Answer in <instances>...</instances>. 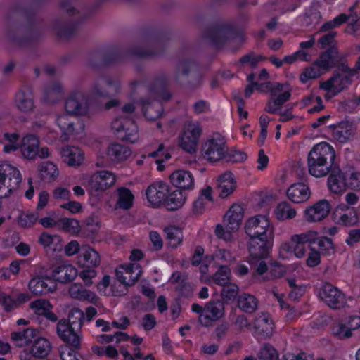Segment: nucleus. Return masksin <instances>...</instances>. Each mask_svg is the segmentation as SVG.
<instances>
[{"label":"nucleus","instance_id":"obj_1","mask_svg":"<svg viewBox=\"0 0 360 360\" xmlns=\"http://www.w3.org/2000/svg\"><path fill=\"white\" fill-rule=\"evenodd\" d=\"M167 79L164 77L157 78L153 84L146 86L143 81L134 80L129 83L131 94H134L137 89H146L149 96L153 98L152 101L146 98L140 100L144 116L149 120H155L162 113V108L158 101L160 100L168 101L171 98L170 94L166 91Z\"/></svg>","mask_w":360,"mask_h":360},{"label":"nucleus","instance_id":"obj_2","mask_svg":"<svg viewBox=\"0 0 360 360\" xmlns=\"http://www.w3.org/2000/svg\"><path fill=\"white\" fill-rule=\"evenodd\" d=\"M335 151L330 145L321 142L315 145L308 154V170L311 175L319 178L328 174L336 165Z\"/></svg>","mask_w":360,"mask_h":360},{"label":"nucleus","instance_id":"obj_3","mask_svg":"<svg viewBox=\"0 0 360 360\" xmlns=\"http://www.w3.org/2000/svg\"><path fill=\"white\" fill-rule=\"evenodd\" d=\"M22 182L19 169L8 163L0 165V198H6L15 193Z\"/></svg>","mask_w":360,"mask_h":360},{"label":"nucleus","instance_id":"obj_4","mask_svg":"<svg viewBox=\"0 0 360 360\" xmlns=\"http://www.w3.org/2000/svg\"><path fill=\"white\" fill-rule=\"evenodd\" d=\"M202 134V127L198 122H185L179 135V146L190 154L195 153Z\"/></svg>","mask_w":360,"mask_h":360},{"label":"nucleus","instance_id":"obj_5","mask_svg":"<svg viewBox=\"0 0 360 360\" xmlns=\"http://www.w3.org/2000/svg\"><path fill=\"white\" fill-rule=\"evenodd\" d=\"M191 309L198 314V321L204 327H209L224 315V303L221 301H210L202 307L197 303H193Z\"/></svg>","mask_w":360,"mask_h":360},{"label":"nucleus","instance_id":"obj_6","mask_svg":"<svg viewBox=\"0 0 360 360\" xmlns=\"http://www.w3.org/2000/svg\"><path fill=\"white\" fill-rule=\"evenodd\" d=\"M202 152L204 158L211 162L222 160L228 152L226 139L219 133H214L202 143Z\"/></svg>","mask_w":360,"mask_h":360},{"label":"nucleus","instance_id":"obj_7","mask_svg":"<svg viewBox=\"0 0 360 360\" xmlns=\"http://www.w3.org/2000/svg\"><path fill=\"white\" fill-rule=\"evenodd\" d=\"M70 318H71L70 316ZM82 322L75 319H60L56 326L57 335L61 340L70 344L76 348H79L82 338Z\"/></svg>","mask_w":360,"mask_h":360},{"label":"nucleus","instance_id":"obj_8","mask_svg":"<svg viewBox=\"0 0 360 360\" xmlns=\"http://www.w3.org/2000/svg\"><path fill=\"white\" fill-rule=\"evenodd\" d=\"M112 130L122 140L135 143L139 139L138 127L129 116L115 117L111 124Z\"/></svg>","mask_w":360,"mask_h":360},{"label":"nucleus","instance_id":"obj_9","mask_svg":"<svg viewBox=\"0 0 360 360\" xmlns=\"http://www.w3.org/2000/svg\"><path fill=\"white\" fill-rule=\"evenodd\" d=\"M245 229L250 238H268L272 233L269 220L264 215L250 218L245 224Z\"/></svg>","mask_w":360,"mask_h":360},{"label":"nucleus","instance_id":"obj_10","mask_svg":"<svg viewBox=\"0 0 360 360\" xmlns=\"http://www.w3.org/2000/svg\"><path fill=\"white\" fill-rule=\"evenodd\" d=\"M65 109L66 112L74 116L86 115L89 110L88 96L80 91H73L65 100Z\"/></svg>","mask_w":360,"mask_h":360},{"label":"nucleus","instance_id":"obj_11","mask_svg":"<svg viewBox=\"0 0 360 360\" xmlns=\"http://www.w3.org/2000/svg\"><path fill=\"white\" fill-rule=\"evenodd\" d=\"M68 112L60 115L56 120V123L61 130L63 136L68 139L70 136L80 134L84 130L83 121Z\"/></svg>","mask_w":360,"mask_h":360},{"label":"nucleus","instance_id":"obj_12","mask_svg":"<svg viewBox=\"0 0 360 360\" xmlns=\"http://www.w3.org/2000/svg\"><path fill=\"white\" fill-rule=\"evenodd\" d=\"M319 296L328 307L334 309H340L346 304L345 295L329 283L321 286Z\"/></svg>","mask_w":360,"mask_h":360},{"label":"nucleus","instance_id":"obj_13","mask_svg":"<svg viewBox=\"0 0 360 360\" xmlns=\"http://www.w3.org/2000/svg\"><path fill=\"white\" fill-rule=\"evenodd\" d=\"M117 178L114 173L102 170L91 175L89 180V186L91 191H105L112 186L116 182Z\"/></svg>","mask_w":360,"mask_h":360},{"label":"nucleus","instance_id":"obj_14","mask_svg":"<svg viewBox=\"0 0 360 360\" xmlns=\"http://www.w3.org/2000/svg\"><path fill=\"white\" fill-rule=\"evenodd\" d=\"M331 210V205L328 200L322 199L312 206L307 207L304 212V217L308 222H318L324 219Z\"/></svg>","mask_w":360,"mask_h":360},{"label":"nucleus","instance_id":"obj_15","mask_svg":"<svg viewBox=\"0 0 360 360\" xmlns=\"http://www.w3.org/2000/svg\"><path fill=\"white\" fill-rule=\"evenodd\" d=\"M113 89L115 92H118L121 89V82L119 79L110 77H101L97 78L93 84L91 93L100 97H108L110 94L107 87Z\"/></svg>","mask_w":360,"mask_h":360},{"label":"nucleus","instance_id":"obj_16","mask_svg":"<svg viewBox=\"0 0 360 360\" xmlns=\"http://www.w3.org/2000/svg\"><path fill=\"white\" fill-rule=\"evenodd\" d=\"M168 193L169 186L162 181L154 182L146 191V198L153 207H159L165 202Z\"/></svg>","mask_w":360,"mask_h":360},{"label":"nucleus","instance_id":"obj_17","mask_svg":"<svg viewBox=\"0 0 360 360\" xmlns=\"http://www.w3.org/2000/svg\"><path fill=\"white\" fill-rule=\"evenodd\" d=\"M142 273L141 266L136 263L120 266L116 269L117 280L126 285L134 284Z\"/></svg>","mask_w":360,"mask_h":360},{"label":"nucleus","instance_id":"obj_18","mask_svg":"<svg viewBox=\"0 0 360 360\" xmlns=\"http://www.w3.org/2000/svg\"><path fill=\"white\" fill-rule=\"evenodd\" d=\"M232 33V27L227 24H219L207 30L202 37L215 46L226 41Z\"/></svg>","mask_w":360,"mask_h":360},{"label":"nucleus","instance_id":"obj_19","mask_svg":"<svg viewBox=\"0 0 360 360\" xmlns=\"http://www.w3.org/2000/svg\"><path fill=\"white\" fill-rule=\"evenodd\" d=\"M334 219L339 225L352 226L359 222L357 212L354 207L345 204L338 205L334 212Z\"/></svg>","mask_w":360,"mask_h":360},{"label":"nucleus","instance_id":"obj_20","mask_svg":"<svg viewBox=\"0 0 360 360\" xmlns=\"http://www.w3.org/2000/svg\"><path fill=\"white\" fill-rule=\"evenodd\" d=\"M327 186L330 193L341 195L348 188L345 174L337 166L329 173Z\"/></svg>","mask_w":360,"mask_h":360},{"label":"nucleus","instance_id":"obj_21","mask_svg":"<svg viewBox=\"0 0 360 360\" xmlns=\"http://www.w3.org/2000/svg\"><path fill=\"white\" fill-rule=\"evenodd\" d=\"M352 78L343 75L340 72H335L327 80L320 83L321 89H332L336 93H341L352 83Z\"/></svg>","mask_w":360,"mask_h":360},{"label":"nucleus","instance_id":"obj_22","mask_svg":"<svg viewBox=\"0 0 360 360\" xmlns=\"http://www.w3.org/2000/svg\"><path fill=\"white\" fill-rule=\"evenodd\" d=\"M29 290L36 295H46L56 290V281L49 277H34L28 284Z\"/></svg>","mask_w":360,"mask_h":360},{"label":"nucleus","instance_id":"obj_23","mask_svg":"<svg viewBox=\"0 0 360 360\" xmlns=\"http://www.w3.org/2000/svg\"><path fill=\"white\" fill-rule=\"evenodd\" d=\"M168 39L169 38L165 36H160L150 42V46L152 48L151 49L143 50L133 49L129 51V53L139 57H155L160 56L165 50Z\"/></svg>","mask_w":360,"mask_h":360},{"label":"nucleus","instance_id":"obj_24","mask_svg":"<svg viewBox=\"0 0 360 360\" xmlns=\"http://www.w3.org/2000/svg\"><path fill=\"white\" fill-rule=\"evenodd\" d=\"M171 184L176 188L184 191H191L195 187V180L192 173L188 170L178 169L169 176Z\"/></svg>","mask_w":360,"mask_h":360},{"label":"nucleus","instance_id":"obj_25","mask_svg":"<svg viewBox=\"0 0 360 360\" xmlns=\"http://www.w3.org/2000/svg\"><path fill=\"white\" fill-rule=\"evenodd\" d=\"M15 105L21 112H31L34 108V96L29 86H23L15 94Z\"/></svg>","mask_w":360,"mask_h":360},{"label":"nucleus","instance_id":"obj_26","mask_svg":"<svg viewBox=\"0 0 360 360\" xmlns=\"http://www.w3.org/2000/svg\"><path fill=\"white\" fill-rule=\"evenodd\" d=\"M252 324L257 335L264 338H270L273 335L274 323L269 314L264 312L258 314Z\"/></svg>","mask_w":360,"mask_h":360},{"label":"nucleus","instance_id":"obj_27","mask_svg":"<svg viewBox=\"0 0 360 360\" xmlns=\"http://www.w3.org/2000/svg\"><path fill=\"white\" fill-rule=\"evenodd\" d=\"M329 133L332 139L340 143L347 142L354 133L353 124L349 122H341L329 127Z\"/></svg>","mask_w":360,"mask_h":360},{"label":"nucleus","instance_id":"obj_28","mask_svg":"<svg viewBox=\"0 0 360 360\" xmlns=\"http://www.w3.org/2000/svg\"><path fill=\"white\" fill-rule=\"evenodd\" d=\"M236 188V180L231 172H226L217 179L216 190L221 198H227Z\"/></svg>","mask_w":360,"mask_h":360},{"label":"nucleus","instance_id":"obj_29","mask_svg":"<svg viewBox=\"0 0 360 360\" xmlns=\"http://www.w3.org/2000/svg\"><path fill=\"white\" fill-rule=\"evenodd\" d=\"M79 264L85 268H96L101 263V257L97 251L89 245L81 247Z\"/></svg>","mask_w":360,"mask_h":360},{"label":"nucleus","instance_id":"obj_30","mask_svg":"<svg viewBox=\"0 0 360 360\" xmlns=\"http://www.w3.org/2000/svg\"><path fill=\"white\" fill-rule=\"evenodd\" d=\"M125 52L121 50H112L103 55L96 54L89 61V65L97 68L100 65H108L121 61Z\"/></svg>","mask_w":360,"mask_h":360},{"label":"nucleus","instance_id":"obj_31","mask_svg":"<svg viewBox=\"0 0 360 360\" xmlns=\"http://www.w3.org/2000/svg\"><path fill=\"white\" fill-rule=\"evenodd\" d=\"M64 89L59 82H51L44 89L43 101L48 104H54L61 100Z\"/></svg>","mask_w":360,"mask_h":360},{"label":"nucleus","instance_id":"obj_32","mask_svg":"<svg viewBox=\"0 0 360 360\" xmlns=\"http://www.w3.org/2000/svg\"><path fill=\"white\" fill-rule=\"evenodd\" d=\"M311 195L309 186L303 183L291 185L287 190V196L290 200L295 203L306 202Z\"/></svg>","mask_w":360,"mask_h":360},{"label":"nucleus","instance_id":"obj_33","mask_svg":"<svg viewBox=\"0 0 360 360\" xmlns=\"http://www.w3.org/2000/svg\"><path fill=\"white\" fill-rule=\"evenodd\" d=\"M243 218V209L239 205L234 204L226 212L224 217V224L227 229L238 230Z\"/></svg>","mask_w":360,"mask_h":360},{"label":"nucleus","instance_id":"obj_34","mask_svg":"<svg viewBox=\"0 0 360 360\" xmlns=\"http://www.w3.org/2000/svg\"><path fill=\"white\" fill-rule=\"evenodd\" d=\"M39 146L38 138L33 134H27L22 138L19 148L23 157L32 160L37 155Z\"/></svg>","mask_w":360,"mask_h":360},{"label":"nucleus","instance_id":"obj_35","mask_svg":"<svg viewBox=\"0 0 360 360\" xmlns=\"http://www.w3.org/2000/svg\"><path fill=\"white\" fill-rule=\"evenodd\" d=\"M106 153L110 161L118 163L127 160L131 155V150L124 145L115 143L108 146Z\"/></svg>","mask_w":360,"mask_h":360},{"label":"nucleus","instance_id":"obj_36","mask_svg":"<svg viewBox=\"0 0 360 360\" xmlns=\"http://www.w3.org/2000/svg\"><path fill=\"white\" fill-rule=\"evenodd\" d=\"M77 275V269L69 264L59 265L56 266L52 272L53 280L63 283L74 280Z\"/></svg>","mask_w":360,"mask_h":360},{"label":"nucleus","instance_id":"obj_37","mask_svg":"<svg viewBox=\"0 0 360 360\" xmlns=\"http://www.w3.org/2000/svg\"><path fill=\"white\" fill-rule=\"evenodd\" d=\"M268 238H250L248 248L250 257L254 259H264L269 255Z\"/></svg>","mask_w":360,"mask_h":360},{"label":"nucleus","instance_id":"obj_38","mask_svg":"<svg viewBox=\"0 0 360 360\" xmlns=\"http://www.w3.org/2000/svg\"><path fill=\"white\" fill-rule=\"evenodd\" d=\"M60 154L63 160L70 166H79L84 160V153L78 147L65 146L61 149Z\"/></svg>","mask_w":360,"mask_h":360},{"label":"nucleus","instance_id":"obj_39","mask_svg":"<svg viewBox=\"0 0 360 360\" xmlns=\"http://www.w3.org/2000/svg\"><path fill=\"white\" fill-rule=\"evenodd\" d=\"M70 296L76 300L81 301H87L90 303H96L98 297L92 291L85 289L82 285L79 283L72 284L69 290Z\"/></svg>","mask_w":360,"mask_h":360},{"label":"nucleus","instance_id":"obj_40","mask_svg":"<svg viewBox=\"0 0 360 360\" xmlns=\"http://www.w3.org/2000/svg\"><path fill=\"white\" fill-rule=\"evenodd\" d=\"M339 53L335 48H330L323 53L316 61L324 72L334 68L338 62Z\"/></svg>","mask_w":360,"mask_h":360},{"label":"nucleus","instance_id":"obj_41","mask_svg":"<svg viewBox=\"0 0 360 360\" xmlns=\"http://www.w3.org/2000/svg\"><path fill=\"white\" fill-rule=\"evenodd\" d=\"M37 335V330L32 328H28L22 331L13 332L11 337L17 347H23L33 342Z\"/></svg>","mask_w":360,"mask_h":360},{"label":"nucleus","instance_id":"obj_42","mask_svg":"<svg viewBox=\"0 0 360 360\" xmlns=\"http://www.w3.org/2000/svg\"><path fill=\"white\" fill-rule=\"evenodd\" d=\"M117 200L116 207L124 210L130 209L133 206L134 196L131 191L126 187H119L117 189Z\"/></svg>","mask_w":360,"mask_h":360},{"label":"nucleus","instance_id":"obj_43","mask_svg":"<svg viewBox=\"0 0 360 360\" xmlns=\"http://www.w3.org/2000/svg\"><path fill=\"white\" fill-rule=\"evenodd\" d=\"M186 200V194L180 190H176L167 194L165 205L168 210L174 211L183 207Z\"/></svg>","mask_w":360,"mask_h":360},{"label":"nucleus","instance_id":"obj_44","mask_svg":"<svg viewBox=\"0 0 360 360\" xmlns=\"http://www.w3.org/2000/svg\"><path fill=\"white\" fill-rule=\"evenodd\" d=\"M238 305L243 311L248 314H252L257 309L258 300L252 295L242 293L238 297Z\"/></svg>","mask_w":360,"mask_h":360},{"label":"nucleus","instance_id":"obj_45","mask_svg":"<svg viewBox=\"0 0 360 360\" xmlns=\"http://www.w3.org/2000/svg\"><path fill=\"white\" fill-rule=\"evenodd\" d=\"M291 94L289 91H285L276 96H272L269 100L264 110L271 114L276 113L290 98Z\"/></svg>","mask_w":360,"mask_h":360},{"label":"nucleus","instance_id":"obj_46","mask_svg":"<svg viewBox=\"0 0 360 360\" xmlns=\"http://www.w3.org/2000/svg\"><path fill=\"white\" fill-rule=\"evenodd\" d=\"M31 348L37 358L45 357L48 356L51 350V344L44 338L36 337Z\"/></svg>","mask_w":360,"mask_h":360},{"label":"nucleus","instance_id":"obj_47","mask_svg":"<svg viewBox=\"0 0 360 360\" xmlns=\"http://www.w3.org/2000/svg\"><path fill=\"white\" fill-rule=\"evenodd\" d=\"M166 239L168 245L172 248L179 246L183 240V233L181 229L175 226H171L165 229Z\"/></svg>","mask_w":360,"mask_h":360},{"label":"nucleus","instance_id":"obj_48","mask_svg":"<svg viewBox=\"0 0 360 360\" xmlns=\"http://www.w3.org/2000/svg\"><path fill=\"white\" fill-rule=\"evenodd\" d=\"M274 214L277 219L284 221L293 219L297 212L288 202L284 201L276 206Z\"/></svg>","mask_w":360,"mask_h":360},{"label":"nucleus","instance_id":"obj_49","mask_svg":"<svg viewBox=\"0 0 360 360\" xmlns=\"http://www.w3.org/2000/svg\"><path fill=\"white\" fill-rule=\"evenodd\" d=\"M39 172L41 178L45 181L55 180L59 175V170L56 165L51 162H44L39 166Z\"/></svg>","mask_w":360,"mask_h":360},{"label":"nucleus","instance_id":"obj_50","mask_svg":"<svg viewBox=\"0 0 360 360\" xmlns=\"http://www.w3.org/2000/svg\"><path fill=\"white\" fill-rule=\"evenodd\" d=\"M146 156L156 158L155 162L158 164V169L159 171H162L165 168L162 163L168 160L171 158L169 153L165 149V146L163 143H159L158 148L155 150L143 155V157Z\"/></svg>","mask_w":360,"mask_h":360},{"label":"nucleus","instance_id":"obj_51","mask_svg":"<svg viewBox=\"0 0 360 360\" xmlns=\"http://www.w3.org/2000/svg\"><path fill=\"white\" fill-rule=\"evenodd\" d=\"M97 314V309L94 307H89L83 311L79 308H74L71 310L70 317L77 321H81L82 326L86 321L90 322L93 318Z\"/></svg>","mask_w":360,"mask_h":360},{"label":"nucleus","instance_id":"obj_52","mask_svg":"<svg viewBox=\"0 0 360 360\" xmlns=\"http://www.w3.org/2000/svg\"><path fill=\"white\" fill-rule=\"evenodd\" d=\"M317 240V232L314 231H307L300 234H295L291 237L292 243H299L307 245L308 248H312L311 245L316 244Z\"/></svg>","mask_w":360,"mask_h":360},{"label":"nucleus","instance_id":"obj_53","mask_svg":"<svg viewBox=\"0 0 360 360\" xmlns=\"http://www.w3.org/2000/svg\"><path fill=\"white\" fill-rule=\"evenodd\" d=\"M324 72L315 61L311 66L307 68L300 76V80L302 84H306L309 80L316 79L323 75Z\"/></svg>","mask_w":360,"mask_h":360},{"label":"nucleus","instance_id":"obj_54","mask_svg":"<svg viewBox=\"0 0 360 360\" xmlns=\"http://www.w3.org/2000/svg\"><path fill=\"white\" fill-rule=\"evenodd\" d=\"M195 66L193 61L190 60H183L179 61L176 67L175 73V80L181 82L184 77H187Z\"/></svg>","mask_w":360,"mask_h":360},{"label":"nucleus","instance_id":"obj_55","mask_svg":"<svg viewBox=\"0 0 360 360\" xmlns=\"http://www.w3.org/2000/svg\"><path fill=\"white\" fill-rule=\"evenodd\" d=\"M56 34L63 39H68L74 35L77 30L76 25H63L60 21H56L53 25Z\"/></svg>","mask_w":360,"mask_h":360},{"label":"nucleus","instance_id":"obj_56","mask_svg":"<svg viewBox=\"0 0 360 360\" xmlns=\"http://www.w3.org/2000/svg\"><path fill=\"white\" fill-rule=\"evenodd\" d=\"M5 143L4 145V152L6 153H10L17 150L20 145L18 143L19 136L16 133H5L4 134Z\"/></svg>","mask_w":360,"mask_h":360},{"label":"nucleus","instance_id":"obj_57","mask_svg":"<svg viewBox=\"0 0 360 360\" xmlns=\"http://www.w3.org/2000/svg\"><path fill=\"white\" fill-rule=\"evenodd\" d=\"M231 278V270L227 266H221L213 276V281L219 285L228 284Z\"/></svg>","mask_w":360,"mask_h":360},{"label":"nucleus","instance_id":"obj_58","mask_svg":"<svg viewBox=\"0 0 360 360\" xmlns=\"http://www.w3.org/2000/svg\"><path fill=\"white\" fill-rule=\"evenodd\" d=\"M30 307L38 315L43 316L48 310H52V304L46 300L38 299L30 303Z\"/></svg>","mask_w":360,"mask_h":360},{"label":"nucleus","instance_id":"obj_59","mask_svg":"<svg viewBox=\"0 0 360 360\" xmlns=\"http://www.w3.org/2000/svg\"><path fill=\"white\" fill-rule=\"evenodd\" d=\"M130 339V337L125 333L116 332L113 335H100L97 336V340L101 343H109L113 342H125Z\"/></svg>","mask_w":360,"mask_h":360},{"label":"nucleus","instance_id":"obj_60","mask_svg":"<svg viewBox=\"0 0 360 360\" xmlns=\"http://www.w3.org/2000/svg\"><path fill=\"white\" fill-rule=\"evenodd\" d=\"M59 224L63 230L71 234H77L80 231L79 223L75 219L63 218L59 221Z\"/></svg>","mask_w":360,"mask_h":360},{"label":"nucleus","instance_id":"obj_61","mask_svg":"<svg viewBox=\"0 0 360 360\" xmlns=\"http://www.w3.org/2000/svg\"><path fill=\"white\" fill-rule=\"evenodd\" d=\"M304 103L306 105H312L307 110L309 114L319 112L324 108L322 98L320 96H310L305 98Z\"/></svg>","mask_w":360,"mask_h":360},{"label":"nucleus","instance_id":"obj_62","mask_svg":"<svg viewBox=\"0 0 360 360\" xmlns=\"http://www.w3.org/2000/svg\"><path fill=\"white\" fill-rule=\"evenodd\" d=\"M39 219V215L34 212L21 213L18 219V224L23 228L31 227Z\"/></svg>","mask_w":360,"mask_h":360},{"label":"nucleus","instance_id":"obj_63","mask_svg":"<svg viewBox=\"0 0 360 360\" xmlns=\"http://www.w3.org/2000/svg\"><path fill=\"white\" fill-rule=\"evenodd\" d=\"M259 357L261 360H278V354L274 347L266 344L261 348Z\"/></svg>","mask_w":360,"mask_h":360},{"label":"nucleus","instance_id":"obj_64","mask_svg":"<svg viewBox=\"0 0 360 360\" xmlns=\"http://www.w3.org/2000/svg\"><path fill=\"white\" fill-rule=\"evenodd\" d=\"M321 18L319 11L316 7L309 8L304 13V22L307 25L317 24Z\"/></svg>","mask_w":360,"mask_h":360}]
</instances>
